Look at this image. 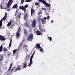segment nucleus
Here are the masks:
<instances>
[{"label":"nucleus","mask_w":75,"mask_h":75,"mask_svg":"<svg viewBox=\"0 0 75 75\" xmlns=\"http://www.w3.org/2000/svg\"><path fill=\"white\" fill-rule=\"evenodd\" d=\"M42 10H45V11H47V9L45 8H42Z\"/></svg>","instance_id":"nucleus-39"},{"label":"nucleus","mask_w":75,"mask_h":75,"mask_svg":"<svg viewBox=\"0 0 75 75\" xmlns=\"http://www.w3.org/2000/svg\"><path fill=\"white\" fill-rule=\"evenodd\" d=\"M33 64V62H30V63L28 65V67H30L31 65Z\"/></svg>","instance_id":"nucleus-31"},{"label":"nucleus","mask_w":75,"mask_h":75,"mask_svg":"<svg viewBox=\"0 0 75 75\" xmlns=\"http://www.w3.org/2000/svg\"><path fill=\"white\" fill-rule=\"evenodd\" d=\"M36 34L37 35H41V32L40 30H38L36 31Z\"/></svg>","instance_id":"nucleus-12"},{"label":"nucleus","mask_w":75,"mask_h":75,"mask_svg":"<svg viewBox=\"0 0 75 75\" xmlns=\"http://www.w3.org/2000/svg\"><path fill=\"white\" fill-rule=\"evenodd\" d=\"M23 48H25L26 50H27V47H28V45H26V44L24 45H23Z\"/></svg>","instance_id":"nucleus-15"},{"label":"nucleus","mask_w":75,"mask_h":75,"mask_svg":"<svg viewBox=\"0 0 75 75\" xmlns=\"http://www.w3.org/2000/svg\"><path fill=\"white\" fill-rule=\"evenodd\" d=\"M23 67V65H21L20 66V67L19 68H20V69H23V68H24V67Z\"/></svg>","instance_id":"nucleus-29"},{"label":"nucleus","mask_w":75,"mask_h":75,"mask_svg":"<svg viewBox=\"0 0 75 75\" xmlns=\"http://www.w3.org/2000/svg\"><path fill=\"white\" fill-rule=\"evenodd\" d=\"M45 6L47 7H50V4H48L47 3H46Z\"/></svg>","instance_id":"nucleus-25"},{"label":"nucleus","mask_w":75,"mask_h":75,"mask_svg":"<svg viewBox=\"0 0 75 75\" xmlns=\"http://www.w3.org/2000/svg\"><path fill=\"white\" fill-rule=\"evenodd\" d=\"M17 50V49H16L15 50H13V53L14 54H16V53Z\"/></svg>","instance_id":"nucleus-28"},{"label":"nucleus","mask_w":75,"mask_h":75,"mask_svg":"<svg viewBox=\"0 0 75 75\" xmlns=\"http://www.w3.org/2000/svg\"><path fill=\"white\" fill-rule=\"evenodd\" d=\"M3 46L2 45H1L0 47V52H1L2 51H3Z\"/></svg>","instance_id":"nucleus-18"},{"label":"nucleus","mask_w":75,"mask_h":75,"mask_svg":"<svg viewBox=\"0 0 75 75\" xmlns=\"http://www.w3.org/2000/svg\"><path fill=\"white\" fill-rule=\"evenodd\" d=\"M24 2V0H21V4H23Z\"/></svg>","instance_id":"nucleus-38"},{"label":"nucleus","mask_w":75,"mask_h":75,"mask_svg":"<svg viewBox=\"0 0 75 75\" xmlns=\"http://www.w3.org/2000/svg\"><path fill=\"white\" fill-rule=\"evenodd\" d=\"M5 69H7V67H6Z\"/></svg>","instance_id":"nucleus-54"},{"label":"nucleus","mask_w":75,"mask_h":75,"mask_svg":"<svg viewBox=\"0 0 75 75\" xmlns=\"http://www.w3.org/2000/svg\"><path fill=\"white\" fill-rule=\"evenodd\" d=\"M39 14H42V12L40 11L39 12Z\"/></svg>","instance_id":"nucleus-42"},{"label":"nucleus","mask_w":75,"mask_h":75,"mask_svg":"<svg viewBox=\"0 0 75 75\" xmlns=\"http://www.w3.org/2000/svg\"><path fill=\"white\" fill-rule=\"evenodd\" d=\"M21 15V13H20L18 15V17L20 18V17Z\"/></svg>","instance_id":"nucleus-37"},{"label":"nucleus","mask_w":75,"mask_h":75,"mask_svg":"<svg viewBox=\"0 0 75 75\" xmlns=\"http://www.w3.org/2000/svg\"><path fill=\"white\" fill-rule=\"evenodd\" d=\"M1 9H3V8H2V4H1Z\"/></svg>","instance_id":"nucleus-46"},{"label":"nucleus","mask_w":75,"mask_h":75,"mask_svg":"<svg viewBox=\"0 0 75 75\" xmlns=\"http://www.w3.org/2000/svg\"><path fill=\"white\" fill-rule=\"evenodd\" d=\"M19 9H21V10H22L24 11V13H25V11H26V9L24 8V6H20L19 8Z\"/></svg>","instance_id":"nucleus-7"},{"label":"nucleus","mask_w":75,"mask_h":75,"mask_svg":"<svg viewBox=\"0 0 75 75\" xmlns=\"http://www.w3.org/2000/svg\"><path fill=\"white\" fill-rule=\"evenodd\" d=\"M51 9L50 8L49 9V11H50Z\"/></svg>","instance_id":"nucleus-52"},{"label":"nucleus","mask_w":75,"mask_h":75,"mask_svg":"<svg viewBox=\"0 0 75 75\" xmlns=\"http://www.w3.org/2000/svg\"><path fill=\"white\" fill-rule=\"evenodd\" d=\"M10 54H8V57H9V56H10Z\"/></svg>","instance_id":"nucleus-49"},{"label":"nucleus","mask_w":75,"mask_h":75,"mask_svg":"<svg viewBox=\"0 0 75 75\" xmlns=\"http://www.w3.org/2000/svg\"><path fill=\"white\" fill-rule=\"evenodd\" d=\"M35 6H38L39 5V3H35Z\"/></svg>","instance_id":"nucleus-36"},{"label":"nucleus","mask_w":75,"mask_h":75,"mask_svg":"<svg viewBox=\"0 0 75 75\" xmlns=\"http://www.w3.org/2000/svg\"><path fill=\"white\" fill-rule=\"evenodd\" d=\"M7 13L6 12L5 16L3 18H2V19H1L0 21V27H2L3 20H5L6 19V18H7Z\"/></svg>","instance_id":"nucleus-1"},{"label":"nucleus","mask_w":75,"mask_h":75,"mask_svg":"<svg viewBox=\"0 0 75 75\" xmlns=\"http://www.w3.org/2000/svg\"><path fill=\"white\" fill-rule=\"evenodd\" d=\"M8 11H9V10H8Z\"/></svg>","instance_id":"nucleus-57"},{"label":"nucleus","mask_w":75,"mask_h":75,"mask_svg":"<svg viewBox=\"0 0 75 75\" xmlns=\"http://www.w3.org/2000/svg\"><path fill=\"white\" fill-rule=\"evenodd\" d=\"M32 27H35L36 26V21L35 20H33L32 22Z\"/></svg>","instance_id":"nucleus-5"},{"label":"nucleus","mask_w":75,"mask_h":75,"mask_svg":"<svg viewBox=\"0 0 75 75\" xmlns=\"http://www.w3.org/2000/svg\"><path fill=\"white\" fill-rule=\"evenodd\" d=\"M50 17L49 16H47V20H49V19H50Z\"/></svg>","instance_id":"nucleus-40"},{"label":"nucleus","mask_w":75,"mask_h":75,"mask_svg":"<svg viewBox=\"0 0 75 75\" xmlns=\"http://www.w3.org/2000/svg\"><path fill=\"white\" fill-rule=\"evenodd\" d=\"M13 0H9V1L7 5V8H9L10 7L11 5L13 3Z\"/></svg>","instance_id":"nucleus-4"},{"label":"nucleus","mask_w":75,"mask_h":75,"mask_svg":"<svg viewBox=\"0 0 75 75\" xmlns=\"http://www.w3.org/2000/svg\"><path fill=\"white\" fill-rule=\"evenodd\" d=\"M42 33H40V35H42Z\"/></svg>","instance_id":"nucleus-53"},{"label":"nucleus","mask_w":75,"mask_h":75,"mask_svg":"<svg viewBox=\"0 0 75 75\" xmlns=\"http://www.w3.org/2000/svg\"><path fill=\"white\" fill-rule=\"evenodd\" d=\"M33 34H31L29 35V36L27 38L28 41H32L34 40L33 38Z\"/></svg>","instance_id":"nucleus-3"},{"label":"nucleus","mask_w":75,"mask_h":75,"mask_svg":"<svg viewBox=\"0 0 75 75\" xmlns=\"http://www.w3.org/2000/svg\"><path fill=\"white\" fill-rule=\"evenodd\" d=\"M37 48L38 49H39L41 48V46H40V45L38 43H37L36 46L35 47V48Z\"/></svg>","instance_id":"nucleus-10"},{"label":"nucleus","mask_w":75,"mask_h":75,"mask_svg":"<svg viewBox=\"0 0 75 75\" xmlns=\"http://www.w3.org/2000/svg\"><path fill=\"white\" fill-rule=\"evenodd\" d=\"M14 68H13L11 70V72H13V71H14Z\"/></svg>","instance_id":"nucleus-43"},{"label":"nucleus","mask_w":75,"mask_h":75,"mask_svg":"<svg viewBox=\"0 0 75 75\" xmlns=\"http://www.w3.org/2000/svg\"><path fill=\"white\" fill-rule=\"evenodd\" d=\"M51 23H53L54 22V21H51Z\"/></svg>","instance_id":"nucleus-51"},{"label":"nucleus","mask_w":75,"mask_h":75,"mask_svg":"<svg viewBox=\"0 0 75 75\" xmlns=\"http://www.w3.org/2000/svg\"><path fill=\"white\" fill-rule=\"evenodd\" d=\"M43 19H44V20H45H45H47V18H46V17H44V18H43Z\"/></svg>","instance_id":"nucleus-44"},{"label":"nucleus","mask_w":75,"mask_h":75,"mask_svg":"<svg viewBox=\"0 0 75 75\" xmlns=\"http://www.w3.org/2000/svg\"><path fill=\"white\" fill-rule=\"evenodd\" d=\"M1 61H3V58H0V62H1Z\"/></svg>","instance_id":"nucleus-41"},{"label":"nucleus","mask_w":75,"mask_h":75,"mask_svg":"<svg viewBox=\"0 0 75 75\" xmlns=\"http://www.w3.org/2000/svg\"><path fill=\"white\" fill-rule=\"evenodd\" d=\"M0 40L1 41H5L6 40V38L4 37V36H2V35H0Z\"/></svg>","instance_id":"nucleus-6"},{"label":"nucleus","mask_w":75,"mask_h":75,"mask_svg":"<svg viewBox=\"0 0 75 75\" xmlns=\"http://www.w3.org/2000/svg\"><path fill=\"white\" fill-rule=\"evenodd\" d=\"M17 6H18L17 5V4H16L14 5L13 6V8L14 9L16 8H17Z\"/></svg>","instance_id":"nucleus-17"},{"label":"nucleus","mask_w":75,"mask_h":75,"mask_svg":"<svg viewBox=\"0 0 75 75\" xmlns=\"http://www.w3.org/2000/svg\"><path fill=\"white\" fill-rule=\"evenodd\" d=\"M7 49L6 47L4 48L3 50V51H4V52H6V51H7Z\"/></svg>","instance_id":"nucleus-30"},{"label":"nucleus","mask_w":75,"mask_h":75,"mask_svg":"<svg viewBox=\"0 0 75 75\" xmlns=\"http://www.w3.org/2000/svg\"><path fill=\"white\" fill-rule=\"evenodd\" d=\"M13 26H15V23H13V24H12V25L10 27V28H13Z\"/></svg>","instance_id":"nucleus-20"},{"label":"nucleus","mask_w":75,"mask_h":75,"mask_svg":"<svg viewBox=\"0 0 75 75\" xmlns=\"http://www.w3.org/2000/svg\"><path fill=\"white\" fill-rule=\"evenodd\" d=\"M23 31L25 35H27V34H28V33L27 32V30L26 29H25V28L24 29Z\"/></svg>","instance_id":"nucleus-13"},{"label":"nucleus","mask_w":75,"mask_h":75,"mask_svg":"<svg viewBox=\"0 0 75 75\" xmlns=\"http://www.w3.org/2000/svg\"><path fill=\"white\" fill-rule=\"evenodd\" d=\"M27 63H25L23 66L24 68H25L27 67Z\"/></svg>","instance_id":"nucleus-21"},{"label":"nucleus","mask_w":75,"mask_h":75,"mask_svg":"<svg viewBox=\"0 0 75 75\" xmlns=\"http://www.w3.org/2000/svg\"><path fill=\"white\" fill-rule=\"evenodd\" d=\"M48 40H50V42L51 41H52V38H51V37H48Z\"/></svg>","instance_id":"nucleus-26"},{"label":"nucleus","mask_w":75,"mask_h":75,"mask_svg":"<svg viewBox=\"0 0 75 75\" xmlns=\"http://www.w3.org/2000/svg\"><path fill=\"white\" fill-rule=\"evenodd\" d=\"M40 2H42L43 4L46 5L47 3L46 2V1H45V0H39Z\"/></svg>","instance_id":"nucleus-8"},{"label":"nucleus","mask_w":75,"mask_h":75,"mask_svg":"<svg viewBox=\"0 0 75 75\" xmlns=\"http://www.w3.org/2000/svg\"><path fill=\"white\" fill-rule=\"evenodd\" d=\"M34 14V10L33 9H31V15L32 14Z\"/></svg>","instance_id":"nucleus-16"},{"label":"nucleus","mask_w":75,"mask_h":75,"mask_svg":"<svg viewBox=\"0 0 75 75\" xmlns=\"http://www.w3.org/2000/svg\"><path fill=\"white\" fill-rule=\"evenodd\" d=\"M18 70H20V66L19 65L18 66L17 68L15 69L14 71L16 72V71Z\"/></svg>","instance_id":"nucleus-11"},{"label":"nucleus","mask_w":75,"mask_h":75,"mask_svg":"<svg viewBox=\"0 0 75 75\" xmlns=\"http://www.w3.org/2000/svg\"><path fill=\"white\" fill-rule=\"evenodd\" d=\"M25 2H30L32 1V0H25Z\"/></svg>","instance_id":"nucleus-32"},{"label":"nucleus","mask_w":75,"mask_h":75,"mask_svg":"<svg viewBox=\"0 0 75 75\" xmlns=\"http://www.w3.org/2000/svg\"><path fill=\"white\" fill-rule=\"evenodd\" d=\"M28 7V5H27V4H25V6H24V8H25V9H26V8H27V7Z\"/></svg>","instance_id":"nucleus-24"},{"label":"nucleus","mask_w":75,"mask_h":75,"mask_svg":"<svg viewBox=\"0 0 75 75\" xmlns=\"http://www.w3.org/2000/svg\"><path fill=\"white\" fill-rule=\"evenodd\" d=\"M4 57V54H1L0 56L1 58H2L3 59V57Z\"/></svg>","instance_id":"nucleus-35"},{"label":"nucleus","mask_w":75,"mask_h":75,"mask_svg":"<svg viewBox=\"0 0 75 75\" xmlns=\"http://www.w3.org/2000/svg\"><path fill=\"white\" fill-rule=\"evenodd\" d=\"M34 53L31 56V57H33V56H34Z\"/></svg>","instance_id":"nucleus-48"},{"label":"nucleus","mask_w":75,"mask_h":75,"mask_svg":"<svg viewBox=\"0 0 75 75\" xmlns=\"http://www.w3.org/2000/svg\"><path fill=\"white\" fill-rule=\"evenodd\" d=\"M12 65H13V64H12V63H11L10 65V67H12Z\"/></svg>","instance_id":"nucleus-47"},{"label":"nucleus","mask_w":75,"mask_h":75,"mask_svg":"<svg viewBox=\"0 0 75 75\" xmlns=\"http://www.w3.org/2000/svg\"><path fill=\"white\" fill-rule=\"evenodd\" d=\"M28 16V13H25V15L24 16V18L25 20H27Z\"/></svg>","instance_id":"nucleus-9"},{"label":"nucleus","mask_w":75,"mask_h":75,"mask_svg":"<svg viewBox=\"0 0 75 75\" xmlns=\"http://www.w3.org/2000/svg\"><path fill=\"white\" fill-rule=\"evenodd\" d=\"M40 31H41V32H42V33H44V30L42 29H40Z\"/></svg>","instance_id":"nucleus-34"},{"label":"nucleus","mask_w":75,"mask_h":75,"mask_svg":"<svg viewBox=\"0 0 75 75\" xmlns=\"http://www.w3.org/2000/svg\"><path fill=\"white\" fill-rule=\"evenodd\" d=\"M11 42H12V40L11 39L10 40V42L9 45V47H11Z\"/></svg>","instance_id":"nucleus-23"},{"label":"nucleus","mask_w":75,"mask_h":75,"mask_svg":"<svg viewBox=\"0 0 75 75\" xmlns=\"http://www.w3.org/2000/svg\"><path fill=\"white\" fill-rule=\"evenodd\" d=\"M48 0V1H50V0Z\"/></svg>","instance_id":"nucleus-56"},{"label":"nucleus","mask_w":75,"mask_h":75,"mask_svg":"<svg viewBox=\"0 0 75 75\" xmlns=\"http://www.w3.org/2000/svg\"><path fill=\"white\" fill-rule=\"evenodd\" d=\"M40 52H41L42 53H44V51H43V49H42V48H41L40 50Z\"/></svg>","instance_id":"nucleus-27"},{"label":"nucleus","mask_w":75,"mask_h":75,"mask_svg":"<svg viewBox=\"0 0 75 75\" xmlns=\"http://www.w3.org/2000/svg\"><path fill=\"white\" fill-rule=\"evenodd\" d=\"M35 51H34L33 54H35Z\"/></svg>","instance_id":"nucleus-50"},{"label":"nucleus","mask_w":75,"mask_h":75,"mask_svg":"<svg viewBox=\"0 0 75 75\" xmlns=\"http://www.w3.org/2000/svg\"><path fill=\"white\" fill-rule=\"evenodd\" d=\"M33 57H32V56H31L30 59V62H33V61H32V60L33 59Z\"/></svg>","instance_id":"nucleus-33"},{"label":"nucleus","mask_w":75,"mask_h":75,"mask_svg":"<svg viewBox=\"0 0 75 75\" xmlns=\"http://www.w3.org/2000/svg\"><path fill=\"white\" fill-rule=\"evenodd\" d=\"M30 55L29 56V57H30Z\"/></svg>","instance_id":"nucleus-55"},{"label":"nucleus","mask_w":75,"mask_h":75,"mask_svg":"<svg viewBox=\"0 0 75 75\" xmlns=\"http://www.w3.org/2000/svg\"><path fill=\"white\" fill-rule=\"evenodd\" d=\"M11 67L10 66L9 68L8 69V71H9V70H10V69H11Z\"/></svg>","instance_id":"nucleus-45"},{"label":"nucleus","mask_w":75,"mask_h":75,"mask_svg":"<svg viewBox=\"0 0 75 75\" xmlns=\"http://www.w3.org/2000/svg\"><path fill=\"white\" fill-rule=\"evenodd\" d=\"M21 29V28L19 27L18 28V30L16 33V38H20V36L21 35V34L20 33V30Z\"/></svg>","instance_id":"nucleus-2"},{"label":"nucleus","mask_w":75,"mask_h":75,"mask_svg":"<svg viewBox=\"0 0 75 75\" xmlns=\"http://www.w3.org/2000/svg\"><path fill=\"white\" fill-rule=\"evenodd\" d=\"M41 21L43 25H44V24H45V21L43 19H41Z\"/></svg>","instance_id":"nucleus-14"},{"label":"nucleus","mask_w":75,"mask_h":75,"mask_svg":"<svg viewBox=\"0 0 75 75\" xmlns=\"http://www.w3.org/2000/svg\"><path fill=\"white\" fill-rule=\"evenodd\" d=\"M11 21H10V22L8 23V24L7 25V27H9L10 25H11Z\"/></svg>","instance_id":"nucleus-19"},{"label":"nucleus","mask_w":75,"mask_h":75,"mask_svg":"<svg viewBox=\"0 0 75 75\" xmlns=\"http://www.w3.org/2000/svg\"><path fill=\"white\" fill-rule=\"evenodd\" d=\"M24 25H25V27H28L29 26V25H28V24L27 23V22H25L24 23Z\"/></svg>","instance_id":"nucleus-22"}]
</instances>
